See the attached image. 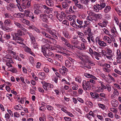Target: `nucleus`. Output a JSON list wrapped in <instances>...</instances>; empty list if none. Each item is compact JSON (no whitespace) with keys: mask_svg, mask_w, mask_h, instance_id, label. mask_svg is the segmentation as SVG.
<instances>
[{"mask_svg":"<svg viewBox=\"0 0 121 121\" xmlns=\"http://www.w3.org/2000/svg\"><path fill=\"white\" fill-rule=\"evenodd\" d=\"M42 6L45 9L44 11V13L45 14H49L50 13V12H52L53 11V9L52 8H49L45 5H42L41 4L37 3L35 4L33 6L34 8L36 9L35 10L34 13L37 14L40 13H42Z\"/></svg>","mask_w":121,"mask_h":121,"instance_id":"obj_1","label":"nucleus"},{"mask_svg":"<svg viewBox=\"0 0 121 121\" xmlns=\"http://www.w3.org/2000/svg\"><path fill=\"white\" fill-rule=\"evenodd\" d=\"M82 86L85 90H89L91 89V86L89 81H86L85 80H83L82 83Z\"/></svg>","mask_w":121,"mask_h":121,"instance_id":"obj_2","label":"nucleus"},{"mask_svg":"<svg viewBox=\"0 0 121 121\" xmlns=\"http://www.w3.org/2000/svg\"><path fill=\"white\" fill-rule=\"evenodd\" d=\"M43 84V88L45 90L48 91V88H52L53 87V86L52 84L45 82H41Z\"/></svg>","mask_w":121,"mask_h":121,"instance_id":"obj_3","label":"nucleus"},{"mask_svg":"<svg viewBox=\"0 0 121 121\" xmlns=\"http://www.w3.org/2000/svg\"><path fill=\"white\" fill-rule=\"evenodd\" d=\"M95 41L96 42L98 43V44L100 46L105 47L107 46V43L104 41H101L100 39L98 37H97L95 39Z\"/></svg>","mask_w":121,"mask_h":121,"instance_id":"obj_4","label":"nucleus"},{"mask_svg":"<svg viewBox=\"0 0 121 121\" xmlns=\"http://www.w3.org/2000/svg\"><path fill=\"white\" fill-rule=\"evenodd\" d=\"M22 5L24 8H29L30 7V0H22Z\"/></svg>","mask_w":121,"mask_h":121,"instance_id":"obj_5","label":"nucleus"},{"mask_svg":"<svg viewBox=\"0 0 121 121\" xmlns=\"http://www.w3.org/2000/svg\"><path fill=\"white\" fill-rule=\"evenodd\" d=\"M79 57L84 63L90 59V57L88 56L83 54H82L81 56H79Z\"/></svg>","mask_w":121,"mask_h":121,"instance_id":"obj_6","label":"nucleus"},{"mask_svg":"<svg viewBox=\"0 0 121 121\" xmlns=\"http://www.w3.org/2000/svg\"><path fill=\"white\" fill-rule=\"evenodd\" d=\"M61 38L63 43L65 44V45L71 48H73V46L69 43L68 41L66 39L62 37H61Z\"/></svg>","mask_w":121,"mask_h":121,"instance_id":"obj_7","label":"nucleus"},{"mask_svg":"<svg viewBox=\"0 0 121 121\" xmlns=\"http://www.w3.org/2000/svg\"><path fill=\"white\" fill-rule=\"evenodd\" d=\"M103 39L104 41L106 43L110 44L112 42V40L111 38L107 36H104L103 37Z\"/></svg>","mask_w":121,"mask_h":121,"instance_id":"obj_8","label":"nucleus"},{"mask_svg":"<svg viewBox=\"0 0 121 121\" xmlns=\"http://www.w3.org/2000/svg\"><path fill=\"white\" fill-rule=\"evenodd\" d=\"M40 18L42 21L46 22H48V16L44 14H42L40 15Z\"/></svg>","mask_w":121,"mask_h":121,"instance_id":"obj_9","label":"nucleus"},{"mask_svg":"<svg viewBox=\"0 0 121 121\" xmlns=\"http://www.w3.org/2000/svg\"><path fill=\"white\" fill-rule=\"evenodd\" d=\"M110 31L111 34L113 36V37H115L116 36V34L117 33L116 31V28L114 27H113L111 28Z\"/></svg>","mask_w":121,"mask_h":121,"instance_id":"obj_10","label":"nucleus"},{"mask_svg":"<svg viewBox=\"0 0 121 121\" xmlns=\"http://www.w3.org/2000/svg\"><path fill=\"white\" fill-rule=\"evenodd\" d=\"M47 48L44 46H43L42 48V52L43 53L44 55L46 57H48V55L47 53Z\"/></svg>","mask_w":121,"mask_h":121,"instance_id":"obj_11","label":"nucleus"},{"mask_svg":"<svg viewBox=\"0 0 121 121\" xmlns=\"http://www.w3.org/2000/svg\"><path fill=\"white\" fill-rule=\"evenodd\" d=\"M118 102L117 100L115 99H113L111 101V104L112 106L116 107L118 104Z\"/></svg>","mask_w":121,"mask_h":121,"instance_id":"obj_12","label":"nucleus"},{"mask_svg":"<svg viewBox=\"0 0 121 121\" xmlns=\"http://www.w3.org/2000/svg\"><path fill=\"white\" fill-rule=\"evenodd\" d=\"M46 3L48 6L52 7L54 5V2L52 0H46Z\"/></svg>","mask_w":121,"mask_h":121,"instance_id":"obj_13","label":"nucleus"},{"mask_svg":"<svg viewBox=\"0 0 121 121\" xmlns=\"http://www.w3.org/2000/svg\"><path fill=\"white\" fill-rule=\"evenodd\" d=\"M116 59H121V52L119 49H117L116 54Z\"/></svg>","mask_w":121,"mask_h":121,"instance_id":"obj_14","label":"nucleus"},{"mask_svg":"<svg viewBox=\"0 0 121 121\" xmlns=\"http://www.w3.org/2000/svg\"><path fill=\"white\" fill-rule=\"evenodd\" d=\"M6 62V65L9 67H12L11 64H13L14 63L12 60H10L7 61H5Z\"/></svg>","mask_w":121,"mask_h":121,"instance_id":"obj_15","label":"nucleus"},{"mask_svg":"<svg viewBox=\"0 0 121 121\" xmlns=\"http://www.w3.org/2000/svg\"><path fill=\"white\" fill-rule=\"evenodd\" d=\"M100 4H97L98 6V7L99 8L100 10L104 8L106 6L105 2H100Z\"/></svg>","mask_w":121,"mask_h":121,"instance_id":"obj_16","label":"nucleus"},{"mask_svg":"<svg viewBox=\"0 0 121 121\" xmlns=\"http://www.w3.org/2000/svg\"><path fill=\"white\" fill-rule=\"evenodd\" d=\"M11 23V21L9 19H6L4 22V25L7 26H10Z\"/></svg>","mask_w":121,"mask_h":121,"instance_id":"obj_17","label":"nucleus"},{"mask_svg":"<svg viewBox=\"0 0 121 121\" xmlns=\"http://www.w3.org/2000/svg\"><path fill=\"white\" fill-rule=\"evenodd\" d=\"M38 76L39 77L42 79H44L46 77V74L44 72H40L38 74Z\"/></svg>","mask_w":121,"mask_h":121,"instance_id":"obj_18","label":"nucleus"},{"mask_svg":"<svg viewBox=\"0 0 121 121\" xmlns=\"http://www.w3.org/2000/svg\"><path fill=\"white\" fill-rule=\"evenodd\" d=\"M65 70L64 69L61 68L60 69H59V72L62 75H65L66 74V70H68L66 68H65Z\"/></svg>","mask_w":121,"mask_h":121,"instance_id":"obj_19","label":"nucleus"},{"mask_svg":"<svg viewBox=\"0 0 121 121\" xmlns=\"http://www.w3.org/2000/svg\"><path fill=\"white\" fill-rule=\"evenodd\" d=\"M1 28L3 30L8 32H9L12 29H11L9 28L7 26H6L5 25L2 26H1Z\"/></svg>","mask_w":121,"mask_h":121,"instance_id":"obj_20","label":"nucleus"},{"mask_svg":"<svg viewBox=\"0 0 121 121\" xmlns=\"http://www.w3.org/2000/svg\"><path fill=\"white\" fill-rule=\"evenodd\" d=\"M55 56L56 59L59 60L60 62L63 61L62 56L57 54H55Z\"/></svg>","mask_w":121,"mask_h":121,"instance_id":"obj_21","label":"nucleus"},{"mask_svg":"<svg viewBox=\"0 0 121 121\" xmlns=\"http://www.w3.org/2000/svg\"><path fill=\"white\" fill-rule=\"evenodd\" d=\"M14 23L17 27L23 30H25V29L23 27L22 25L20 23L16 21H14Z\"/></svg>","mask_w":121,"mask_h":121,"instance_id":"obj_22","label":"nucleus"},{"mask_svg":"<svg viewBox=\"0 0 121 121\" xmlns=\"http://www.w3.org/2000/svg\"><path fill=\"white\" fill-rule=\"evenodd\" d=\"M11 60H12V57L9 54L6 55L3 58L4 61Z\"/></svg>","mask_w":121,"mask_h":121,"instance_id":"obj_23","label":"nucleus"},{"mask_svg":"<svg viewBox=\"0 0 121 121\" xmlns=\"http://www.w3.org/2000/svg\"><path fill=\"white\" fill-rule=\"evenodd\" d=\"M108 22L107 21H104L102 23H98V25L102 27H105L108 24Z\"/></svg>","mask_w":121,"mask_h":121,"instance_id":"obj_24","label":"nucleus"},{"mask_svg":"<svg viewBox=\"0 0 121 121\" xmlns=\"http://www.w3.org/2000/svg\"><path fill=\"white\" fill-rule=\"evenodd\" d=\"M104 89L103 86L98 87L96 88L95 90V92H102Z\"/></svg>","mask_w":121,"mask_h":121,"instance_id":"obj_25","label":"nucleus"},{"mask_svg":"<svg viewBox=\"0 0 121 121\" xmlns=\"http://www.w3.org/2000/svg\"><path fill=\"white\" fill-rule=\"evenodd\" d=\"M14 108L15 109L17 110H22L23 109V108L20 104L15 106Z\"/></svg>","mask_w":121,"mask_h":121,"instance_id":"obj_26","label":"nucleus"},{"mask_svg":"<svg viewBox=\"0 0 121 121\" xmlns=\"http://www.w3.org/2000/svg\"><path fill=\"white\" fill-rule=\"evenodd\" d=\"M111 112H113L114 114H116L118 112V110L116 108H115L114 107L110 108L109 109Z\"/></svg>","mask_w":121,"mask_h":121,"instance_id":"obj_27","label":"nucleus"},{"mask_svg":"<svg viewBox=\"0 0 121 121\" xmlns=\"http://www.w3.org/2000/svg\"><path fill=\"white\" fill-rule=\"evenodd\" d=\"M111 7L109 6H107L104 10V11L105 13H107L109 12L111 10Z\"/></svg>","mask_w":121,"mask_h":121,"instance_id":"obj_28","label":"nucleus"},{"mask_svg":"<svg viewBox=\"0 0 121 121\" xmlns=\"http://www.w3.org/2000/svg\"><path fill=\"white\" fill-rule=\"evenodd\" d=\"M62 7L64 9H67L69 6V5L64 1L62 3Z\"/></svg>","mask_w":121,"mask_h":121,"instance_id":"obj_29","label":"nucleus"},{"mask_svg":"<svg viewBox=\"0 0 121 121\" xmlns=\"http://www.w3.org/2000/svg\"><path fill=\"white\" fill-rule=\"evenodd\" d=\"M15 36L16 37V38H14V37H13V40H16V41L18 43V42L16 41V39L17 40H21V38L19 37H18V36L19 35V34L17 33H16L15 34ZM18 43H19V42H18Z\"/></svg>","mask_w":121,"mask_h":121,"instance_id":"obj_30","label":"nucleus"},{"mask_svg":"<svg viewBox=\"0 0 121 121\" xmlns=\"http://www.w3.org/2000/svg\"><path fill=\"white\" fill-rule=\"evenodd\" d=\"M86 104L88 105V106L90 108H92L93 105V103L89 101L86 100Z\"/></svg>","mask_w":121,"mask_h":121,"instance_id":"obj_31","label":"nucleus"},{"mask_svg":"<svg viewBox=\"0 0 121 121\" xmlns=\"http://www.w3.org/2000/svg\"><path fill=\"white\" fill-rule=\"evenodd\" d=\"M47 31L50 34L52 35H54V33L56 32V30H51L49 29H47Z\"/></svg>","mask_w":121,"mask_h":121,"instance_id":"obj_32","label":"nucleus"},{"mask_svg":"<svg viewBox=\"0 0 121 121\" xmlns=\"http://www.w3.org/2000/svg\"><path fill=\"white\" fill-rule=\"evenodd\" d=\"M102 30L104 32L106 35H108L109 36H111V34L109 33V31L107 29L105 28H104Z\"/></svg>","mask_w":121,"mask_h":121,"instance_id":"obj_33","label":"nucleus"},{"mask_svg":"<svg viewBox=\"0 0 121 121\" xmlns=\"http://www.w3.org/2000/svg\"><path fill=\"white\" fill-rule=\"evenodd\" d=\"M105 49L107 52V55H109L111 54L112 52V51L111 49L108 47L106 48Z\"/></svg>","mask_w":121,"mask_h":121,"instance_id":"obj_34","label":"nucleus"},{"mask_svg":"<svg viewBox=\"0 0 121 121\" xmlns=\"http://www.w3.org/2000/svg\"><path fill=\"white\" fill-rule=\"evenodd\" d=\"M63 34L65 38L67 39H70V37L68 32L67 31H64L63 32Z\"/></svg>","mask_w":121,"mask_h":121,"instance_id":"obj_35","label":"nucleus"},{"mask_svg":"<svg viewBox=\"0 0 121 121\" xmlns=\"http://www.w3.org/2000/svg\"><path fill=\"white\" fill-rule=\"evenodd\" d=\"M75 17V15H70L67 17V19L69 21H71L72 20L74 19Z\"/></svg>","mask_w":121,"mask_h":121,"instance_id":"obj_36","label":"nucleus"},{"mask_svg":"<svg viewBox=\"0 0 121 121\" xmlns=\"http://www.w3.org/2000/svg\"><path fill=\"white\" fill-rule=\"evenodd\" d=\"M65 66L67 67H69L71 66L70 63L68 60H65Z\"/></svg>","mask_w":121,"mask_h":121,"instance_id":"obj_37","label":"nucleus"},{"mask_svg":"<svg viewBox=\"0 0 121 121\" xmlns=\"http://www.w3.org/2000/svg\"><path fill=\"white\" fill-rule=\"evenodd\" d=\"M97 4H96V5H95L94 6L93 9L94 11L96 12H98L99 11V10H100L99 8L98 7Z\"/></svg>","mask_w":121,"mask_h":121,"instance_id":"obj_38","label":"nucleus"},{"mask_svg":"<svg viewBox=\"0 0 121 121\" xmlns=\"http://www.w3.org/2000/svg\"><path fill=\"white\" fill-rule=\"evenodd\" d=\"M10 116L8 113L5 114L4 116V117L6 118V120L7 121H10Z\"/></svg>","mask_w":121,"mask_h":121,"instance_id":"obj_39","label":"nucleus"},{"mask_svg":"<svg viewBox=\"0 0 121 121\" xmlns=\"http://www.w3.org/2000/svg\"><path fill=\"white\" fill-rule=\"evenodd\" d=\"M10 67H8L7 69V70L9 71H10L11 72L14 73H16L17 72V70L16 69L14 68H10Z\"/></svg>","mask_w":121,"mask_h":121,"instance_id":"obj_40","label":"nucleus"},{"mask_svg":"<svg viewBox=\"0 0 121 121\" xmlns=\"http://www.w3.org/2000/svg\"><path fill=\"white\" fill-rule=\"evenodd\" d=\"M12 48L10 49L9 48V50L8 51V53L9 54H10L11 55H14L16 54V53L15 52L12 51Z\"/></svg>","mask_w":121,"mask_h":121,"instance_id":"obj_41","label":"nucleus"},{"mask_svg":"<svg viewBox=\"0 0 121 121\" xmlns=\"http://www.w3.org/2000/svg\"><path fill=\"white\" fill-rule=\"evenodd\" d=\"M54 8L58 10H61L62 9L61 6L59 4L55 5Z\"/></svg>","mask_w":121,"mask_h":121,"instance_id":"obj_42","label":"nucleus"},{"mask_svg":"<svg viewBox=\"0 0 121 121\" xmlns=\"http://www.w3.org/2000/svg\"><path fill=\"white\" fill-rule=\"evenodd\" d=\"M108 117L110 118H112L114 117L113 114L110 111H109L107 114Z\"/></svg>","mask_w":121,"mask_h":121,"instance_id":"obj_43","label":"nucleus"},{"mask_svg":"<svg viewBox=\"0 0 121 121\" xmlns=\"http://www.w3.org/2000/svg\"><path fill=\"white\" fill-rule=\"evenodd\" d=\"M115 11L117 13L118 15L121 16V11L117 8H116L115 9Z\"/></svg>","mask_w":121,"mask_h":121,"instance_id":"obj_44","label":"nucleus"},{"mask_svg":"<svg viewBox=\"0 0 121 121\" xmlns=\"http://www.w3.org/2000/svg\"><path fill=\"white\" fill-rule=\"evenodd\" d=\"M92 75L89 73H86L84 74V76L87 78H91Z\"/></svg>","mask_w":121,"mask_h":121,"instance_id":"obj_45","label":"nucleus"},{"mask_svg":"<svg viewBox=\"0 0 121 121\" xmlns=\"http://www.w3.org/2000/svg\"><path fill=\"white\" fill-rule=\"evenodd\" d=\"M75 19H73V21L70 22V24L73 27H75V26L76 25L75 24Z\"/></svg>","mask_w":121,"mask_h":121,"instance_id":"obj_46","label":"nucleus"},{"mask_svg":"<svg viewBox=\"0 0 121 121\" xmlns=\"http://www.w3.org/2000/svg\"><path fill=\"white\" fill-rule=\"evenodd\" d=\"M113 94L114 95L117 96L119 94V92L117 91V90L116 89H114Z\"/></svg>","mask_w":121,"mask_h":121,"instance_id":"obj_47","label":"nucleus"},{"mask_svg":"<svg viewBox=\"0 0 121 121\" xmlns=\"http://www.w3.org/2000/svg\"><path fill=\"white\" fill-rule=\"evenodd\" d=\"M5 18H11L12 16L9 13H5L4 14Z\"/></svg>","mask_w":121,"mask_h":121,"instance_id":"obj_48","label":"nucleus"},{"mask_svg":"<svg viewBox=\"0 0 121 121\" xmlns=\"http://www.w3.org/2000/svg\"><path fill=\"white\" fill-rule=\"evenodd\" d=\"M75 81L78 83H81L82 80L81 78L79 77H77L75 78Z\"/></svg>","mask_w":121,"mask_h":121,"instance_id":"obj_49","label":"nucleus"},{"mask_svg":"<svg viewBox=\"0 0 121 121\" xmlns=\"http://www.w3.org/2000/svg\"><path fill=\"white\" fill-rule=\"evenodd\" d=\"M94 16L99 19H101L102 17V15L99 14H94Z\"/></svg>","mask_w":121,"mask_h":121,"instance_id":"obj_50","label":"nucleus"},{"mask_svg":"<svg viewBox=\"0 0 121 121\" xmlns=\"http://www.w3.org/2000/svg\"><path fill=\"white\" fill-rule=\"evenodd\" d=\"M88 62V64L91 66H94L95 65V64L92 61L90 60V59L88 60V61H87Z\"/></svg>","mask_w":121,"mask_h":121,"instance_id":"obj_51","label":"nucleus"},{"mask_svg":"<svg viewBox=\"0 0 121 121\" xmlns=\"http://www.w3.org/2000/svg\"><path fill=\"white\" fill-rule=\"evenodd\" d=\"M57 17L58 20L60 21H61L63 20V19L65 18L64 17H63L60 15H57Z\"/></svg>","mask_w":121,"mask_h":121,"instance_id":"obj_52","label":"nucleus"},{"mask_svg":"<svg viewBox=\"0 0 121 121\" xmlns=\"http://www.w3.org/2000/svg\"><path fill=\"white\" fill-rule=\"evenodd\" d=\"M4 38L5 39H8L10 38L11 36L9 34H5L4 35Z\"/></svg>","mask_w":121,"mask_h":121,"instance_id":"obj_53","label":"nucleus"},{"mask_svg":"<svg viewBox=\"0 0 121 121\" xmlns=\"http://www.w3.org/2000/svg\"><path fill=\"white\" fill-rule=\"evenodd\" d=\"M98 105L99 108L103 110L105 108V105L103 104H98Z\"/></svg>","mask_w":121,"mask_h":121,"instance_id":"obj_54","label":"nucleus"},{"mask_svg":"<svg viewBox=\"0 0 121 121\" xmlns=\"http://www.w3.org/2000/svg\"><path fill=\"white\" fill-rule=\"evenodd\" d=\"M85 116L90 120L91 121L92 120V119L91 116L88 113L86 114L85 115Z\"/></svg>","mask_w":121,"mask_h":121,"instance_id":"obj_55","label":"nucleus"},{"mask_svg":"<svg viewBox=\"0 0 121 121\" xmlns=\"http://www.w3.org/2000/svg\"><path fill=\"white\" fill-rule=\"evenodd\" d=\"M62 23V24H64V25H65L67 26H69V23L68 21L66 20H64L63 21Z\"/></svg>","mask_w":121,"mask_h":121,"instance_id":"obj_56","label":"nucleus"},{"mask_svg":"<svg viewBox=\"0 0 121 121\" xmlns=\"http://www.w3.org/2000/svg\"><path fill=\"white\" fill-rule=\"evenodd\" d=\"M64 118L65 121H71V118L67 117H65Z\"/></svg>","mask_w":121,"mask_h":121,"instance_id":"obj_57","label":"nucleus"},{"mask_svg":"<svg viewBox=\"0 0 121 121\" xmlns=\"http://www.w3.org/2000/svg\"><path fill=\"white\" fill-rule=\"evenodd\" d=\"M114 72L116 73L121 75V72L116 69H115L114 70Z\"/></svg>","mask_w":121,"mask_h":121,"instance_id":"obj_58","label":"nucleus"},{"mask_svg":"<svg viewBox=\"0 0 121 121\" xmlns=\"http://www.w3.org/2000/svg\"><path fill=\"white\" fill-rule=\"evenodd\" d=\"M87 20L90 22H92L93 19L92 17L90 16H88L86 18Z\"/></svg>","mask_w":121,"mask_h":121,"instance_id":"obj_59","label":"nucleus"},{"mask_svg":"<svg viewBox=\"0 0 121 121\" xmlns=\"http://www.w3.org/2000/svg\"><path fill=\"white\" fill-rule=\"evenodd\" d=\"M108 68L106 67H104L103 68V70L106 72L109 73L111 71V70Z\"/></svg>","mask_w":121,"mask_h":121,"instance_id":"obj_60","label":"nucleus"},{"mask_svg":"<svg viewBox=\"0 0 121 121\" xmlns=\"http://www.w3.org/2000/svg\"><path fill=\"white\" fill-rule=\"evenodd\" d=\"M76 21L78 23L79 25H81L82 24V21L80 19H77Z\"/></svg>","mask_w":121,"mask_h":121,"instance_id":"obj_61","label":"nucleus"},{"mask_svg":"<svg viewBox=\"0 0 121 121\" xmlns=\"http://www.w3.org/2000/svg\"><path fill=\"white\" fill-rule=\"evenodd\" d=\"M81 48L79 47L78 48L79 49L82 50H84L85 49V46L84 44L83 43H81Z\"/></svg>","mask_w":121,"mask_h":121,"instance_id":"obj_62","label":"nucleus"},{"mask_svg":"<svg viewBox=\"0 0 121 121\" xmlns=\"http://www.w3.org/2000/svg\"><path fill=\"white\" fill-rule=\"evenodd\" d=\"M25 51L26 52L29 53H30V49L27 46L25 47Z\"/></svg>","mask_w":121,"mask_h":121,"instance_id":"obj_63","label":"nucleus"},{"mask_svg":"<svg viewBox=\"0 0 121 121\" xmlns=\"http://www.w3.org/2000/svg\"><path fill=\"white\" fill-rule=\"evenodd\" d=\"M54 91L55 92L57 96L58 95H59L60 93V90L57 89H55L54 90Z\"/></svg>","mask_w":121,"mask_h":121,"instance_id":"obj_64","label":"nucleus"}]
</instances>
